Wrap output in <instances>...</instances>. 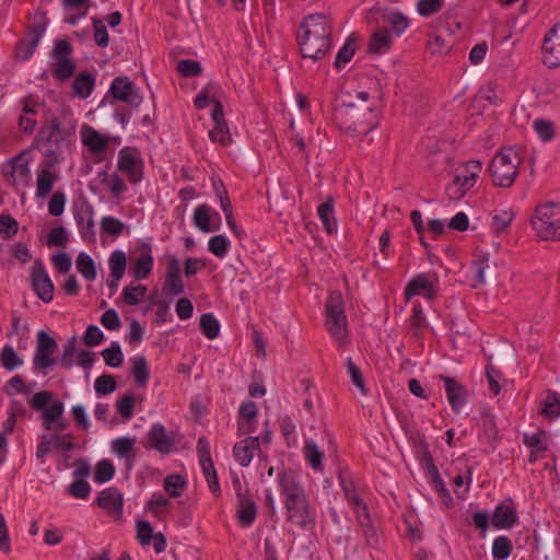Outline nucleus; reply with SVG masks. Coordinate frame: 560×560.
<instances>
[{
  "mask_svg": "<svg viewBox=\"0 0 560 560\" xmlns=\"http://www.w3.org/2000/svg\"><path fill=\"white\" fill-rule=\"evenodd\" d=\"M533 127L539 138L544 141H550L555 137L553 124L545 119H536L533 122Z\"/></svg>",
  "mask_w": 560,
  "mask_h": 560,
  "instance_id": "60",
  "label": "nucleus"
},
{
  "mask_svg": "<svg viewBox=\"0 0 560 560\" xmlns=\"http://www.w3.org/2000/svg\"><path fill=\"white\" fill-rule=\"evenodd\" d=\"M444 0H418L417 11L421 16L429 18L442 10Z\"/></svg>",
  "mask_w": 560,
  "mask_h": 560,
  "instance_id": "56",
  "label": "nucleus"
},
{
  "mask_svg": "<svg viewBox=\"0 0 560 560\" xmlns=\"http://www.w3.org/2000/svg\"><path fill=\"white\" fill-rule=\"evenodd\" d=\"M277 481L283 498L287 520L304 530L312 529L315 526V512L296 474L292 470H282L278 474Z\"/></svg>",
  "mask_w": 560,
  "mask_h": 560,
  "instance_id": "1",
  "label": "nucleus"
},
{
  "mask_svg": "<svg viewBox=\"0 0 560 560\" xmlns=\"http://www.w3.org/2000/svg\"><path fill=\"white\" fill-rule=\"evenodd\" d=\"M203 71L201 63L192 59H177V73L183 78L199 77Z\"/></svg>",
  "mask_w": 560,
  "mask_h": 560,
  "instance_id": "43",
  "label": "nucleus"
},
{
  "mask_svg": "<svg viewBox=\"0 0 560 560\" xmlns=\"http://www.w3.org/2000/svg\"><path fill=\"white\" fill-rule=\"evenodd\" d=\"M59 175L55 167L44 165L42 162V170L37 173L36 183V197L44 198L51 191L54 184L58 180Z\"/></svg>",
  "mask_w": 560,
  "mask_h": 560,
  "instance_id": "21",
  "label": "nucleus"
},
{
  "mask_svg": "<svg viewBox=\"0 0 560 560\" xmlns=\"http://www.w3.org/2000/svg\"><path fill=\"white\" fill-rule=\"evenodd\" d=\"M100 508L105 510L108 514L120 517L122 515L124 497L116 488L110 487L100 492L97 499Z\"/></svg>",
  "mask_w": 560,
  "mask_h": 560,
  "instance_id": "17",
  "label": "nucleus"
},
{
  "mask_svg": "<svg viewBox=\"0 0 560 560\" xmlns=\"http://www.w3.org/2000/svg\"><path fill=\"white\" fill-rule=\"evenodd\" d=\"M83 144L93 153L100 154L108 147V139L92 127L84 126L82 131Z\"/></svg>",
  "mask_w": 560,
  "mask_h": 560,
  "instance_id": "22",
  "label": "nucleus"
},
{
  "mask_svg": "<svg viewBox=\"0 0 560 560\" xmlns=\"http://www.w3.org/2000/svg\"><path fill=\"white\" fill-rule=\"evenodd\" d=\"M116 380L113 375L103 374L95 380L94 388L98 395H107L116 389Z\"/></svg>",
  "mask_w": 560,
  "mask_h": 560,
  "instance_id": "58",
  "label": "nucleus"
},
{
  "mask_svg": "<svg viewBox=\"0 0 560 560\" xmlns=\"http://www.w3.org/2000/svg\"><path fill=\"white\" fill-rule=\"evenodd\" d=\"M95 78L89 72L80 73L72 83L73 92L81 98L89 97L94 89Z\"/></svg>",
  "mask_w": 560,
  "mask_h": 560,
  "instance_id": "33",
  "label": "nucleus"
},
{
  "mask_svg": "<svg viewBox=\"0 0 560 560\" xmlns=\"http://www.w3.org/2000/svg\"><path fill=\"white\" fill-rule=\"evenodd\" d=\"M337 125L351 137L366 136L380 122L374 105L348 103L336 109Z\"/></svg>",
  "mask_w": 560,
  "mask_h": 560,
  "instance_id": "3",
  "label": "nucleus"
},
{
  "mask_svg": "<svg viewBox=\"0 0 560 560\" xmlns=\"http://www.w3.org/2000/svg\"><path fill=\"white\" fill-rule=\"evenodd\" d=\"M75 266L78 271L89 281H94L96 279L97 272L95 262L92 257L82 252L78 255Z\"/></svg>",
  "mask_w": 560,
  "mask_h": 560,
  "instance_id": "34",
  "label": "nucleus"
},
{
  "mask_svg": "<svg viewBox=\"0 0 560 560\" xmlns=\"http://www.w3.org/2000/svg\"><path fill=\"white\" fill-rule=\"evenodd\" d=\"M81 237L91 241L95 236L93 209L91 206L81 208L74 215Z\"/></svg>",
  "mask_w": 560,
  "mask_h": 560,
  "instance_id": "23",
  "label": "nucleus"
},
{
  "mask_svg": "<svg viewBox=\"0 0 560 560\" xmlns=\"http://www.w3.org/2000/svg\"><path fill=\"white\" fill-rule=\"evenodd\" d=\"M200 329L208 339H215L220 332L219 320L213 314L205 313L200 317Z\"/></svg>",
  "mask_w": 560,
  "mask_h": 560,
  "instance_id": "44",
  "label": "nucleus"
},
{
  "mask_svg": "<svg viewBox=\"0 0 560 560\" xmlns=\"http://www.w3.org/2000/svg\"><path fill=\"white\" fill-rule=\"evenodd\" d=\"M236 489V494L238 498V508H237V518L240 524L243 527H249L257 515V506L256 503L242 494L241 492V483L238 480L234 481Z\"/></svg>",
  "mask_w": 560,
  "mask_h": 560,
  "instance_id": "20",
  "label": "nucleus"
},
{
  "mask_svg": "<svg viewBox=\"0 0 560 560\" xmlns=\"http://www.w3.org/2000/svg\"><path fill=\"white\" fill-rule=\"evenodd\" d=\"M58 349L57 341L49 336L45 330L37 332V342L33 357V369L36 372H40L44 375L47 374V370L58 363V359L54 358L55 352Z\"/></svg>",
  "mask_w": 560,
  "mask_h": 560,
  "instance_id": "9",
  "label": "nucleus"
},
{
  "mask_svg": "<svg viewBox=\"0 0 560 560\" xmlns=\"http://www.w3.org/2000/svg\"><path fill=\"white\" fill-rule=\"evenodd\" d=\"M298 35L301 55L314 61L323 59L331 48L332 26L324 14H310Z\"/></svg>",
  "mask_w": 560,
  "mask_h": 560,
  "instance_id": "2",
  "label": "nucleus"
},
{
  "mask_svg": "<svg viewBox=\"0 0 560 560\" xmlns=\"http://www.w3.org/2000/svg\"><path fill=\"white\" fill-rule=\"evenodd\" d=\"M439 290V277L436 273H419L406 285L405 296L410 299L416 295L433 300Z\"/></svg>",
  "mask_w": 560,
  "mask_h": 560,
  "instance_id": "11",
  "label": "nucleus"
},
{
  "mask_svg": "<svg viewBox=\"0 0 560 560\" xmlns=\"http://www.w3.org/2000/svg\"><path fill=\"white\" fill-rule=\"evenodd\" d=\"M410 329L416 338H421L423 330L428 326V320L423 314L422 307L419 303L415 304L412 307V315L409 319Z\"/></svg>",
  "mask_w": 560,
  "mask_h": 560,
  "instance_id": "38",
  "label": "nucleus"
},
{
  "mask_svg": "<svg viewBox=\"0 0 560 560\" xmlns=\"http://www.w3.org/2000/svg\"><path fill=\"white\" fill-rule=\"evenodd\" d=\"M339 482L349 504L357 510L361 509L365 513V518L369 521L368 506L360 498L352 476L349 472H341L339 475Z\"/></svg>",
  "mask_w": 560,
  "mask_h": 560,
  "instance_id": "19",
  "label": "nucleus"
},
{
  "mask_svg": "<svg viewBox=\"0 0 560 560\" xmlns=\"http://www.w3.org/2000/svg\"><path fill=\"white\" fill-rule=\"evenodd\" d=\"M113 452L121 458L132 456L133 440L130 438H118L112 442Z\"/></svg>",
  "mask_w": 560,
  "mask_h": 560,
  "instance_id": "53",
  "label": "nucleus"
},
{
  "mask_svg": "<svg viewBox=\"0 0 560 560\" xmlns=\"http://www.w3.org/2000/svg\"><path fill=\"white\" fill-rule=\"evenodd\" d=\"M75 63L70 58H59L56 60L52 72L56 79L66 81L73 75Z\"/></svg>",
  "mask_w": 560,
  "mask_h": 560,
  "instance_id": "45",
  "label": "nucleus"
},
{
  "mask_svg": "<svg viewBox=\"0 0 560 560\" xmlns=\"http://www.w3.org/2000/svg\"><path fill=\"white\" fill-rule=\"evenodd\" d=\"M1 365L8 370L13 371L23 364V360L16 354L12 346L5 345L0 353Z\"/></svg>",
  "mask_w": 560,
  "mask_h": 560,
  "instance_id": "46",
  "label": "nucleus"
},
{
  "mask_svg": "<svg viewBox=\"0 0 560 560\" xmlns=\"http://www.w3.org/2000/svg\"><path fill=\"white\" fill-rule=\"evenodd\" d=\"M317 215L320 219L325 231L332 234L337 231V220L334 215V199L328 197L326 201L317 208Z\"/></svg>",
  "mask_w": 560,
  "mask_h": 560,
  "instance_id": "28",
  "label": "nucleus"
},
{
  "mask_svg": "<svg viewBox=\"0 0 560 560\" xmlns=\"http://www.w3.org/2000/svg\"><path fill=\"white\" fill-rule=\"evenodd\" d=\"M109 94L112 96L110 103L120 101L127 104L130 108H137L141 104V97L138 90L128 77H117L110 84Z\"/></svg>",
  "mask_w": 560,
  "mask_h": 560,
  "instance_id": "13",
  "label": "nucleus"
},
{
  "mask_svg": "<svg viewBox=\"0 0 560 560\" xmlns=\"http://www.w3.org/2000/svg\"><path fill=\"white\" fill-rule=\"evenodd\" d=\"M517 518L516 511L512 506L499 504L494 509L491 521L493 527L503 529L511 528L517 522Z\"/></svg>",
  "mask_w": 560,
  "mask_h": 560,
  "instance_id": "24",
  "label": "nucleus"
},
{
  "mask_svg": "<svg viewBox=\"0 0 560 560\" xmlns=\"http://www.w3.org/2000/svg\"><path fill=\"white\" fill-rule=\"evenodd\" d=\"M19 223L10 214H0V234L5 238H11L18 233Z\"/></svg>",
  "mask_w": 560,
  "mask_h": 560,
  "instance_id": "62",
  "label": "nucleus"
},
{
  "mask_svg": "<svg viewBox=\"0 0 560 560\" xmlns=\"http://www.w3.org/2000/svg\"><path fill=\"white\" fill-rule=\"evenodd\" d=\"M392 36L386 28L375 31L370 39L368 51L373 55H383L392 48Z\"/></svg>",
  "mask_w": 560,
  "mask_h": 560,
  "instance_id": "27",
  "label": "nucleus"
},
{
  "mask_svg": "<svg viewBox=\"0 0 560 560\" xmlns=\"http://www.w3.org/2000/svg\"><path fill=\"white\" fill-rule=\"evenodd\" d=\"M31 151L28 149L21 151L18 155L12 158L8 165L4 167V175L16 182L27 185L31 180L32 173L30 168Z\"/></svg>",
  "mask_w": 560,
  "mask_h": 560,
  "instance_id": "14",
  "label": "nucleus"
},
{
  "mask_svg": "<svg viewBox=\"0 0 560 560\" xmlns=\"http://www.w3.org/2000/svg\"><path fill=\"white\" fill-rule=\"evenodd\" d=\"M384 22L390 26L396 36H400L410 26V19L397 10L386 11L383 14Z\"/></svg>",
  "mask_w": 560,
  "mask_h": 560,
  "instance_id": "30",
  "label": "nucleus"
},
{
  "mask_svg": "<svg viewBox=\"0 0 560 560\" xmlns=\"http://www.w3.org/2000/svg\"><path fill=\"white\" fill-rule=\"evenodd\" d=\"M513 550L512 541L506 536H499L492 544V557L494 560H505Z\"/></svg>",
  "mask_w": 560,
  "mask_h": 560,
  "instance_id": "42",
  "label": "nucleus"
},
{
  "mask_svg": "<svg viewBox=\"0 0 560 560\" xmlns=\"http://www.w3.org/2000/svg\"><path fill=\"white\" fill-rule=\"evenodd\" d=\"M149 444L152 448L162 454H167L172 451V441L167 438L164 427L161 424H153L148 433Z\"/></svg>",
  "mask_w": 560,
  "mask_h": 560,
  "instance_id": "26",
  "label": "nucleus"
},
{
  "mask_svg": "<svg viewBox=\"0 0 560 560\" xmlns=\"http://www.w3.org/2000/svg\"><path fill=\"white\" fill-rule=\"evenodd\" d=\"M474 279L478 284L486 283V270L489 269V259L487 256H479L472 260Z\"/></svg>",
  "mask_w": 560,
  "mask_h": 560,
  "instance_id": "59",
  "label": "nucleus"
},
{
  "mask_svg": "<svg viewBox=\"0 0 560 560\" xmlns=\"http://www.w3.org/2000/svg\"><path fill=\"white\" fill-rule=\"evenodd\" d=\"M194 223L203 233L219 230V225H210V208L207 205H199L195 209Z\"/></svg>",
  "mask_w": 560,
  "mask_h": 560,
  "instance_id": "35",
  "label": "nucleus"
},
{
  "mask_svg": "<svg viewBox=\"0 0 560 560\" xmlns=\"http://www.w3.org/2000/svg\"><path fill=\"white\" fill-rule=\"evenodd\" d=\"M542 61L550 69L560 67V22L545 35Z\"/></svg>",
  "mask_w": 560,
  "mask_h": 560,
  "instance_id": "15",
  "label": "nucleus"
},
{
  "mask_svg": "<svg viewBox=\"0 0 560 560\" xmlns=\"http://www.w3.org/2000/svg\"><path fill=\"white\" fill-rule=\"evenodd\" d=\"M132 362V375L135 382L139 386H145L149 381V368L148 362L143 355H138L131 359Z\"/></svg>",
  "mask_w": 560,
  "mask_h": 560,
  "instance_id": "39",
  "label": "nucleus"
},
{
  "mask_svg": "<svg viewBox=\"0 0 560 560\" xmlns=\"http://www.w3.org/2000/svg\"><path fill=\"white\" fill-rule=\"evenodd\" d=\"M541 413L545 418L555 419L560 416V396L551 390L544 398Z\"/></svg>",
  "mask_w": 560,
  "mask_h": 560,
  "instance_id": "37",
  "label": "nucleus"
},
{
  "mask_svg": "<svg viewBox=\"0 0 560 560\" xmlns=\"http://www.w3.org/2000/svg\"><path fill=\"white\" fill-rule=\"evenodd\" d=\"M522 163L521 149L509 147L501 149L491 160L489 173L492 183L497 187H511L517 175Z\"/></svg>",
  "mask_w": 560,
  "mask_h": 560,
  "instance_id": "4",
  "label": "nucleus"
},
{
  "mask_svg": "<svg viewBox=\"0 0 560 560\" xmlns=\"http://www.w3.org/2000/svg\"><path fill=\"white\" fill-rule=\"evenodd\" d=\"M77 337H72L68 340L67 345L65 346V350L62 353V357L60 360H58L59 364L65 369L72 368L74 363V354L77 350Z\"/></svg>",
  "mask_w": 560,
  "mask_h": 560,
  "instance_id": "61",
  "label": "nucleus"
},
{
  "mask_svg": "<svg viewBox=\"0 0 560 560\" xmlns=\"http://www.w3.org/2000/svg\"><path fill=\"white\" fill-rule=\"evenodd\" d=\"M303 451L310 465L316 470L322 469L324 453L318 448L317 444L313 441H306Z\"/></svg>",
  "mask_w": 560,
  "mask_h": 560,
  "instance_id": "47",
  "label": "nucleus"
},
{
  "mask_svg": "<svg viewBox=\"0 0 560 560\" xmlns=\"http://www.w3.org/2000/svg\"><path fill=\"white\" fill-rule=\"evenodd\" d=\"M355 37L353 35H350L343 46L339 49L334 66L338 70L343 69L346 65L352 59L354 52H355Z\"/></svg>",
  "mask_w": 560,
  "mask_h": 560,
  "instance_id": "36",
  "label": "nucleus"
},
{
  "mask_svg": "<svg viewBox=\"0 0 560 560\" xmlns=\"http://www.w3.org/2000/svg\"><path fill=\"white\" fill-rule=\"evenodd\" d=\"M346 368L351 377L353 385L355 387H358V389L363 395H366L368 389L365 387V383H364L361 370L359 369V366L355 365V363L353 362V360L350 357L347 358V360H346Z\"/></svg>",
  "mask_w": 560,
  "mask_h": 560,
  "instance_id": "52",
  "label": "nucleus"
},
{
  "mask_svg": "<svg viewBox=\"0 0 560 560\" xmlns=\"http://www.w3.org/2000/svg\"><path fill=\"white\" fill-rule=\"evenodd\" d=\"M427 475L430 478L432 488L439 493L443 503L445 505L453 503V498L442 480L438 467L432 465L431 468L427 470Z\"/></svg>",
  "mask_w": 560,
  "mask_h": 560,
  "instance_id": "32",
  "label": "nucleus"
},
{
  "mask_svg": "<svg viewBox=\"0 0 560 560\" xmlns=\"http://www.w3.org/2000/svg\"><path fill=\"white\" fill-rule=\"evenodd\" d=\"M532 225L542 241H560V202L538 205L532 218Z\"/></svg>",
  "mask_w": 560,
  "mask_h": 560,
  "instance_id": "7",
  "label": "nucleus"
},
{
  "mask_svg": "<svg viewBox=\"0 0 560 560\" xmlns=\"http://www.w3.org/2000/svg\"><path fill=\"white\" fill-rule=\"evenodd\" d=\"M175 296V257H172L167 265V277L160 295H158L153 305L155 307V315L158 322L170 320L172 315L170 313V304Z\"/></svg>",
  "mask_w": 560,
  "mask_h": 560,
  "instance_id": "10",
  "label": "nucleus"
},
{
  "mask_svg": "<svg viewBox=\"0 0 560 560\" xmlns=\"http://www.w3.org/2000/svg\"><path fill=\"white\" fill-rule=\"evenodd\" d=\"M108 264L110 268L112 278H114L116 281H119L125 275L127 265L125 253L121 250L113 252L109 257Z\"/></svg>",
  "mask_w": 560,
  "mask_h": 560,
  "instance_id": "41",
  "label": "nucleus"
},
{
  "mask_svg": "<svg viewBox=\"0 0 560 560\" xmlns=\"http://www.w3.org/2000/svg\"><path fill=\"white\" fill-rule=\"evenodd\" d=\"M258 450L259 438L247 436L234 445L233 456L242 467H247L254 458L255 452Z\"/></svg>",
  "mask_w": 560,
  "mask_h": 560,
  "instance_id": "18",
  "label": "nucleus"
},
{
  "mask_svg": "<svg viewBox=\"0 0 560 560\" xmlns=\"http://www.w3.org/2000/svg\"><path fill=\"white\" fill-rule=\"evenodd\" d=\"M147 288L142 284L138 285H127L122 290V299L124 301L131 306L139 304L140 300L145 295Z\"/></svg>",
  "mask_w": 560,
  "mask_h": 560,
  "instance_id": "51",
  "label": "nucleus"
},
{
  "mask_svg": "<svg viewBox=\"0 0 560 560\" xmlns=\"http://www.w3.org/2000/svg\"><path fill=\"white\" fill-rule=\"evenodd\" d=\"M230 240L222 234L212 236L208 243V249L218 258H224L230 249Z\"/></svg>",
  "mask_w": 560,
  "mask_h": 560,
  "instance_id": "48",
  "label": "nucleus"
},
{
  "mask_svg": "<svg viewBox=\"0 0 560 560\" xmlns=\"http://www.w3.org/2000/svg\"><path fill=\"white\" fill-rule=\"evenodd\" d=\"M412 445L418 459L421 465L425 466V469H430L434 464L433 457L429 451V444L425 441V436L421 433H417L411 438Z\"/></svg>",
  "mask_w": 560,
  "mask_h": 560,
  "instance_id": "31",
  "label": "nucleus"
},
{
  "mask_svg": "<svg viewBox=\"0 0 560 560\" xmlns=\"http://www.w3.org/2000/svg\"><path fill=\"white\" fill-rule=\"evenodd\" d=\"M31 285L38 299L44 303H49L54 299V283L50 280L44 262L36 259L31 268Z\"/></svg>",
  "mask_w": 560,
  "mask_h": 560,
  "instance_id": "12",
  "label": "nucleus"
},
{
  "mask_svg": "<svg viewBox=\"0 0 560 560\" xmlns=\"http://www.w3.org/2000/svg\"><path fill=\"white\" fill-rule=\"evenodd\" d=\"M91 487L84 479L74 480L68 488L70 495L77 499H86L90 495Z\"/></svg>",
  "mask_w": 560,
  "mask_h": 560,
  "instance_id": "64",
  "label": "nucleus"
},
{
  "mask_svg": "<svg viewBox=\"0 0 560 560\" xmlns=\"http://www.w3.org/2000/svg\"><path fill=\"white\" fill-rule=\"evenodd\" d=\"M439 378L444 383L446 397L452 410L459 412L467 402L468 392L466 386L446 375H439Z\"/></svg>",
  "mask_w": 560,
  "mask_h": 560,
  "instance_id": "16",
  "label": "nucleus"
},
{
  "mask_svg": "<svg viewBox=\"0 0 560 560\" xmlns=\"http://www.w3.org/2000/svg\"><path fill=\"white\" fill-rule=\"evenodd\" d=\"M215 190H217L218 198L220 200L221 209L224 212L225 220H226V223H228L230 230L233 232V234L237 238L241 240L242 235H243V231L238 228V225L236 224V222L233 218L232 206H231V201H230L226 190L223 187L221 190L218 187H215Z\"/></svg>",
  "mask_w": 560,
  "mask_h": 560,
  "instance_id": "29",
  "label": "nucleus"
},
{
  "mask_svg": "<svg viewBox=\"0 0 560 560\" xmlns=\"http://www.w3.org/2000/svg\"><path fill=\"white\" fill-rule=\"evenodd\" d=\"M136 156L130 148H124L119 151L118 168L129 174V178L133 183H138L142 175L136 166Z\"/></svg>",
  "mask_w": 560,
  "mask_h": 560,
  "instance_id": "25",
  "label": "nucleus"
},
{
  "mask_svg": "<svg viewBox=\"0 0 560 560\" xmlns=\"http://www.w3.org/2000/svg\"><path fill=\"white\" fill-rule=\"evenodd\" d=\"M326 326L334 338L339 341L345 340L347 316L342 295L338 291H332L326 302Z\"/></svg>",
  "mask_w": 560,
  "mask_h": 560,
  "instance_id": "8",
  "label": "nucleus"
},
{
  "mask_svg": "<svg viewBox=\"0 0 560 560\" xmlns=\"http://www.w3.org/2000/svg\"><path fill=\"white\" fill-rule=\"evenodd\" d=\"M67 136L57 117H52L46 126L40 128L36 141L44 149V165L56 167L60 163L61 148L67 144Z\"/></svg>",
  "mask_w": 560,
  "mask_h": 560,
  "instance_id": "6",
  "label": "nucleus"
},
{
  "mask_svg": "<svg viewBox=\"0 0 560 560\" xmlns=\"http://www.w3.org/2000/svg\"><path fill=\"white\" fill-rule=\"evenodd\" d=\"M209 138L213 142H219L222 145H228L231 142L228 124L225 121L215 124L214 128L209 131Z\"/></svg>",
  "mask_w": 560,
  "mask_h": 560,
  "instance_id": "57",
  "label": "nucleus"
},
{
  "mask_svg": "<svg viewBox=\"0 0 560 560\" xmlns=\"http://www.w3.org/2000/svg\"><path fill=\"white\" fill-rule=\"evenodd\" d=\"M115 475V466L108 459L100 460L95 466L94 480L97 483L109 481Z\"/></svg>",
  "mask_w": 560,
  "mask_h": 560,
  "instance_id": "50",
  "label": "nucleus"
},
{
  "mask_svg": "<svg viewBox=\"0 0 560 560\" xmlns=\"http://www.w3.org/2000/svg\"><path fill=\"white\" fill-rule=\"evenodd\" d=\"M153 266V259L151 255L141 254L132 264L131 272L137 280L145 279Z\"/></svg>",
  "mask_w": 560,
  "mask_h": 560,
  "instance_id": "40",
  "label": "nucleus"
},
{
  "mask_svg": "<svg viewBox=\"0 0 560 560\" xmlns=\"http://www.w3.org/2000/svg\"><path fill=\"white\" fill-rule=\"evenodd\" d=\"M524 444L533 450V452H545L547 450L546 436L544 432L538 433H525L523 436Z\"/></svg>",
  "mask_w": 560,
  "mask_h": 560,
  "instance_id": "54",
  "label": "nucleus"
},
{
  "mask_svg": "<svg viewBox=\"0 0 560 560\" xmlns=\"http://www.w3.org/2000/svg\"><path fill=\"white\" fill-rule=\"evenodd\" d=\"M101 226L106 234L118 236L122 233L125 224L114 217H104Z\"/></svg>",
  "mask_w": 560,
  "mask_h": 560,
  "instance_id": "63",
  "label": "nucleus"
},
{
  "mask_svg": "<svg viewBox=\"0 0 560 560\" xmlns=\"http://www.w3.org/2000/svg\"><path fill=\"white\" fill-rule=\"evenodd\" d=\"M28 405L33 410L42 411L43 427L47 431L61 432L69 427L65 419V405L60 400L52 401V393L42 390L28 399Z\"/></svg>",
  "mask_w": 560,
  "mask_h": 560,
  "instance_id": "5",
  "label": "nucleus"
},
{
  "mask_svg": "<svg viewBox=\"0 0 560 560\" xmlns=\"http://www.w3.org/2000/svg\"><path fill=\"white\" fill-rule=\"evenodd\" d=\"M105 363L112 368H118L124 362V354L118 342L113 341L109 348L102 351Z\"/></svg>",
  "mask_w": 560,
  "mask_h": 560,
  "instance_id": "49",
  "label": "nucleus"
},
{
  "mask_svg": "<svg viewBox=\"0 0 560 560\" xmlns=\"http://www.w3.org/2000/svg\"><path fill=\"white\" fill-rule=\"evenodd\" d=\"M480 425L488 441L497 438L498 430L494 422V416L488 410L480 413Z\"/></svg>",
  "mask_w": 560,
  "mask_h": 560,
  "instance_id": "55",
  "label": "nucleus"
}]
</instances>
